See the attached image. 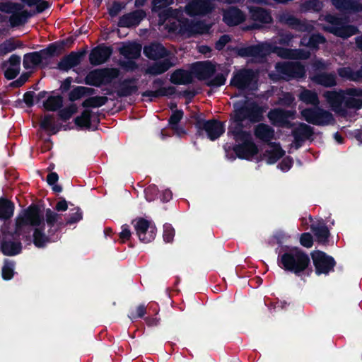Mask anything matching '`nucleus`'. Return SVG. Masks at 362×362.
Instances as JSON below:
<instances>
[{"label": "nucleus", "instance_id": "nucleus-1", "mask_svg": "<svg viewBox=\"0 0 362 362\" xmlns=\"http://www.w3.org/2000/svg\"><path fill=\"white\" fill-rule=\"evenodd\" d=\"M234 108L229 132L233 134L238 142H241L235 148V152L241 158L251 159L257 153V148L252 142L250 135L242 130L241 122L245 119H249L250 122L258 120L261 110L252 98L247 96L235 101Z\"/></svg>", "mask_w": 362, "mask_h": 362}, {"label": "nucleus", "instance_id": "nucleus-2", "mask_svg": "<svg viewBox=\"0 0 362 362\" xmlns=\"http://www.w3.org/2000/svg\"><path fill=\"white\" fill-rule=\"evenodd\" d=\"M33 228V241L37 247H42L49 240L42 232L45 227L43 216L40 209L30 206L23 211L16 218L15 233L17 235H26Z\"/></svg>", "mask_w": 362, "mask_h": 362}, {"label": "nucleus", "instance_id": "nucleus-3", "mask_svg": "<svg viewBox=\"0 0 362 362\" xmlns=\"http://www.w3.org/2000/svg\"><path fill=\"white\" fill-rule=\"evenodd\" d=\"M323 95L332 110L341 115H344L347 108L359 109L362 106L361 90L327 91Z\"/></svg>", "mask_w": 362, "mask_h": 362}, {"label": "nucleus", "instance_id": "nucleus-4", "mask_svg": "<svg viewBox=\"0 0 362 362\" xmlns=\"http://www.w3.org/2000/svg\"><path fill=\"white\" fill-rule=\"evenodd\" d=\"M215 71V66L209 62H197L192 67V73L201 80H206L209 86H220L224 84L226 78L223 75H218L211 78Z\"/></svg>", "mask_w": 362, "mask_h": 362}, {"label": "nucleus", "instance_id": "nucleus-5", "mask_svg": "<svg viewBox=\"0 0 362 362\" xmlns=\"http://www.w3.org/2000/svg\"><path fill=\"white\" fill-rule=\"evenodd\" d=\"M281 263L285 269L297 274L307 268L310 259L306 254L296 250L282 255Z\"/></svg>", "mask_w": 362, "mask_h": 362}, {"label": "nucleus", "instance_id": "nucleus-6", "mask_svg": "<svg viewBox=\"0 0 362 362\" xmlns=\"http://www.w3.org/2000/svg\"><path fill=\"white\" fill-rule=\"evenodd\" d=\"M172 26L170 30L177 32L185 37H190L195 34H202L209 29V26L202 23L192 24L188 20L172 18L170 19Z\"/></svg>", "mask_w": 362, "mask_h": 362}, {"label": "nucleus", "instance_id": "nucleus-7", "mask_svg": "<svg viewBox=\"0 0 362 362\" xmlns=\"http://www.w3.org/2000/svg\"><path fill=\"white\" fill-rule=\"evenodd\" d=\"M301 115L308 122L317 125H328L334 122L332 115L320 108L305 109Z\"/></svg>", "mask_w": 362, "mask_h": 362}, {"label": "nucleus", "instance_id": "nucleus-8", "mask_svg": "<svg viewBox=\"0 0 362 362\" xmlns=\"http://www.w3.org/2000/svg\"><path fill=\"white\" fill-rule=\"evenodd\" d=\"M134 227L139 240L144 243H149L154 240L156 235V228L150 221L138 218L134 221Z\"/></svg>", "mask_w": 362, "mask_h": 362}, {"label": "nucleus", "instance_id": "nucleus-9", "mask_svg": "<svg viewBox=\"0 0 362 362\" xmlns=\"http://www.w3.org/2000/svg\"><path fill=\"white\" fill-rule=\"evenodd\" d=\"M0 11L12 13L10 22L13 26H17L25 23L31 16V13L23 11L21 5L11 3L1 4Z\"/></svg>", "mask_w": 362, "mask_h": 362}, {"label": "nucleus", "instance_id": "nucleus-10", "mask_svg": "<svg viewBox=\"0 0 362 362\" xmlns=\"http://www.w3.org/2000/svg\"><path fill=\"white\" fill-rule=\"evenodd\" d=\"M276 71L283 78H300L304 76V68L297 62H288L276 64Z\"/></svg>", "mask_w": 362, "mask_h": 362}, {"label": "nucleus", "instance_id": "nucleus-11", "mask_svg": "<svg viewBox=\"0 0 362 362\" xmlns=\"http://www.w3.org/2000/svg\"><path fill=\"white\" fill-rule=\"evenodd\" d=\"M313 260L316 267V272L320 274L328 273L334 267V259L320 251H315L312 254Z\"/></svg>", "mask_w": 362, "mask_h": 362}, {"label": "nucleus", "instance_id": "nucleus-12", "mask_svg": "<svg viewBox=\"0 0 362 362\" xmlns=\"http://www.w3.org/2000/svg\"><path fill=\"white\" fill-rule=\"evenodd\" d=\"M255 74L253 71L245 70L235 74L231 81V84L239 89H245L247 87H252L255 83Z\"/></svg>", "mask_w": 362, "mask_h": 362}, {"label": "nucleus", "instance_id": "nucleus-13", "mask_svg": "<svg viewBox=\"0 0 362 362\" xmlns=\"http://www.w3.org/2000/svg\"><path fill=\"white\" fill-rule=\"evenodd\" d=\"M294 112L284 111L280 109L274 110L269 112L268 117L269 120L277 126L285 125L289 119H293Z\"/></svg>", "mask_w": 362, "mask_h": 362}, {"label": "nucleus", "instance_id": "nucleus-14", "mask_svg": "<svg viewBox=\"0 0 362 362\" xmlns=\"http://www.w3.org/2000/svg\"><path fill=\"white\" fill-rule=\"evenodd\" d=\"M112 50L107 47H98L92 50L90 54V62L93 65H99L104 63L111 55Z\"/></svg>", "mask_w": 362, "mask_h": 362}, {"label": "nucleus", "instance_id": "nucleus-15", "mask_svg": "<svg viewBox=\"0 0 362 362\" xmlns=\"http://www.w3.org/2000/svg\"><path fill=\"white\" fill-rule=\"evenodd\" d=\"M203 128L206 132L209 138L214 140L219 137L224 132L223 124L216 121H208L203 124Z\"/></svg>", "mask_w": 362, "mask_h": 362}, {"label": "nucleus", "instance_id": "nucleus-16", "mask_svg": "<svg viewBox=\"0 0 362 362\" xmlns=\"http://www.w3.org/2000/svg\"><path fill=\"white\" fill-rule=\"evenodd\" d=\"M245 19L243 13L235 8H231L224 13L223 21L228 25H236Z\"/></svg>", "mask_w": 362, "mask_h": 362}, {"label": "nucleus", "instance_id": "nucleus-17", "mask_svg": "<svg viewBox=\"0 0 362 362\" xmlns=\"http://www.w3.org/2000/svg\"><path fill=\"white\" fill-rule=\"evenodd\" d=\"M284 151L277 144L269 145L264 155V158L269 164L275 163L278 159L282 157Z\"/></svg>", "mask_w": 362, "mask_h": 362}, {"label": "nucleus", "instance_id": "nucleus-18", "mask_svg": "<svg viewBox=\"0 0 362 362\" xmlns=\"http://www.w3.org/2000/svg\"><path fill=\"white\" fill-rule=\"evenodd\" d=\"M145 14L142 11H138L134 13H129L123 16L120 21L119 24L122 26L130 27L134 26L140 22L144 18Z\"/></svg>", "mask_w": 362, "mask_h": 362}, {"label": "nucleus", "instance_id": "nucleus-19", "mask_svg": "<svg viewBox=\"0 0 362 362\" xmlns=\"http://www.w3.org/2000/svg\"><path fill=\"white\" fill-rule=\"evenodd\" d=\"M144 54L150 59H156L165 55V48L160 44H152L144 47Z\"/></svg>", "mask_w": 362, "mask_h": 362}, {"label": "nucleus", "instance_id": "nucleus-20", "mask_svg": "<svg viewBox=\"0 0 362 362\" xmlns=\"http://www.w3.org/2000/svg\"><path fill=\"white\" fill-rule=\"evenodd\" d=\"M141 46L137 43H128L120 48V52L127 58L135 59L139 57Z\"/></svg>", "mask_w": 362, "mask_h": 362}, {"label": "nucleus", "instance_id": "nucleus-21", "mask_svg": "<svg viewBox=\"0 0 362 362\" xmlns=\"http://www.w3.org/2000/svg\"><path fill=\"white\" fill-rule=\"evenodd\" d=\"M192 74L189 71L179 69L172 74L170 80L173 83L187 84L192 82Z\"/></svg>", "mask_w": 362, "mask_h": 362}, {"label": "nucleus", "instance_id": "nucleus-22", "mask_svg": "<svg viewBox=\"0 0 362 362\" xmlns=\"http://www.w3.org/2000/svg\"><path fill=\"white\" fill-rule=\"evenodd\" d=\"M255 136L261 140L269 141L274 138V130L266 124H259L255 132Z\"/></svg>", "mask_w": 362, "mask_h": 362}, {"label": "nucleus", "instance_id": "nucleus-23", "mask_svg": "<svg viewBox=\"0 0 362 362\" xmlns=\"http://www.w3.org/2000/svg\"><path fill=\"white\" fill-rule=\"evenodd\" d=\"M20 61V57L16 55H12L10 57L9 63L11 64V66L5 71V76L8 79L14 78L19 73Z\"/></svg>", "mask_w": 362, "mask_h": 362}, {"label": "nucleus", "instance_id": "nucleus-24", "mask_svg": "<svg viewBox=\"0 0 362 362\" xmlns=\"http://www.w3.org/2000/svg\"><path fill=\"white\" fill-rule=\"evenodd\" d=\"M332 3L339 9H350L354 11L362 10V4L352 0H332Z\"/></svg>", "mask_w": 362, "mask_h": 362}, {"label": "nucleus", "instance_id": "nucleus-25", "mask_svg": "<svg viewBox=\"0 0 362 362\" xmlns=\"http://www.w3.org/2000/svg\"><path fill=\"white\" fill-rule=\"evenodd\" d=\"M63 103L62 98L60 95H50L43 102V107L49 111H55L62 107Z\"/></svg>", "mask_w": 362, "mask_h": 362}, {"label": "nucleus", "instance_id": "nucleus-26", "mask_svg": "<svg viewBox=\"0 0 362 362\" xmlns=\"http://www.w3.org/2000/svg\"><path fill=\"white\" fill-rule=\"evenodd\" d=\"M14 206L13 204L4 199H0V218L7 219L11 217L13 214Z\"/></svg>", "mask_w": 362, "mask_h": 362}, {"label": "nucleus", "instance_id": "nucleus-27", "mask_svg": "<svg viewBox=\"0 0 362 362\" xmlns=\"http://www.w3.org/2000/svg\"><path fill=\"white\" fill-rule=\"evenodd\" d=\"M105 74L102 70H95L90 72L86 77V83L93 86H100L104 79Z\"/></svg>", "mask_w": 362, "mask_h": 362}, {"label": "nucleus", "instance_id": "nucleus-28", "mask_svg": "<svg viewBox=\"0 0 362 362\" xmlns=\"http://www.w3.org/2000/svg\"><path fill=\"white\" fill-rule=\"evenodd\" d=\"M41 62V55L37 52H33L25 55L23 65L26 69H30L39 64Z\"/></svg>", "mask_w": 362, "mask_h": 362}, {"label": "nucleus", "instance_id": "nucleus-29", "mask_svg": "<svg viewBox=\"0 0 362 362\" xmlns=\"http://www.w3.org/2000/svg\"><path fill=\"white\" fill-rule=\"evenodd\" d=\"M21 250V243H13L5 242L2 244L1 250L6 255H14L18 254Z\"/></svg>", "mask_w": 362, "mask_h": 362}, {"label": "nucleus", "instance_id": "nucleus-30", "mask_svg": "<svg viewBox=\"0 0 362 362\" xmlns=\"http://www.w3.org/2000/svg\"><path fill=\"white\" fill-rule=\"evenodd\" d=\"M314 81L325 86H333L336 85V78L332 74H320L314 77Z\"/></svg>", "mask_w": 362, "mask_h": 362}, {"label": "nucleus", "instance_id": "nucleus-31", "mask_svg": "<svg viewBox=\"0 0 362 362\" xmlns=\"http://www.w3.org/2000/svg\"><path fill=\"white\" fill-rule=\"evenodd\" d=\"M300 100L306 104L317 105L319 100L315 93L310 90H304L299 95Z\"/></svg>", "mask_w": 362, "mask_h": 362}, {"label": "nucleus", "instance_id": "nucleus-32", "mask_svg": "<svg viewBox=\"0 0 362 362\" xmlns=\"http://www.w3.org/2000/svg\"><path fill=\"white\" fill-rule=\"evenodd\" d=\"M171 66L172 64L166 61L158 62L150 66L147 69V72L153 75L160 74L167 71Z\"/></svg>", "mask_w": 362, "mask_h": 362}, {"label": "nucleus", "instance_id": "nucleus-33", "mask_svg": "<svg viewBox=\"0 0 362 362\" xmlns=\"http://www.w3.org/2000/svg\"><path fill=\"white\" fill-rule=\"evenodd\" d=\"M252 18L255 21H259L262 23H269L272 21L271 16L264 10L256 8L251 11Z\"/></svg>", "mask_w": 362, "mask_h": 362}, {"label": "nucleus", "instance_id": "nucleus-34", "mask_svg": "<svg viewBox=\"0 0 362 362\" xmlns=\"http://www.w3.org/2000/svg\"><path fill=\"white\" fill-rule=\"evenodd\" d=\"M80 56L78 54H72L65 58L60 64L59 66L62 69H69L79 63Z\"/></svg>", "mask_w": 362, "mask_h": 362}, {"label": "nucleus", "instance_id": "nucleus-35", "mask_svg": "<svg viewBox=\"0 0 362 362\" xmlns=\"http://www.w3.org/2000/svg\"><path fill=\"white\" fill-rule=\"evenodd\" d=\"M312 134L311 129L305 124H300L294 132V136L296 139H304L308 138Z\"/></svg>", "mask_w": 362, "mask_h": 362}, {"label": "nucleus", "instance_id": "nucleus-36", "mask_svg": "<svg viewBox=\"0 0 362 362\" xmlns=\"http://www.w3.org/2000/svg\"><path fill=\"white\" fill-rule=\"evenodd\" d=\"M332 33H334L336 35L341 37H348L356 33V29L352 26H346L340 28H334L330 30Z\"/></svg>", "mask_w": 362, "mask_h": 362}, {"label": "nucleus", "instance_id": "nucleus-37", "mask_svg": "<svg viewBox=\"0 0 362 362\" xmlns=\"http://www.w3.org/2000/svg\"><path fill=\"white\" fill-rule=\"evenodd\" d=\"M106 102L107 98L105 97H93L86 100L83 103V106L86 107H97L103 105L104 104H105Z\"/></svg>", "mask_w": 362, "mask_h": 362}, {"label": "nucleus", "instance_id": "nucleus-38", "mask_svg": "<svg viewBox=\"0 0 362 362\" xmlns=\"http://www.w3.org/2000/svg\"><path fill=\"white\" fill-rule=\"evenodd\" d=\"M23 1L30 7L35 6L36 12H42L49 6L48 3L44 0H23Z\"/></svg>", "mask_w": 362, "mask_h": 362}, {"label": "nucleus", "instance_id": "nucleus-39", "mask_svg": "<svg viewBox=\"0 0 362 362\" xmlns=\"http://www.w3.org/2000/svg\"><path fill=\"white\" fill-rule=\"evenodd\" d=\"M40 126L42 129L54 133L55 128L54 126V117L50 115H46L42 117L40 121Z\"/></svg>", "mask_w": 362, "mask_h": 362}, {"label": "nucleus", "instance_id": "nucleus-40", "mask_svg": "<svg viewBox=\"0 0 362 362\" xmlns=\"http://www.w3.org/2000/svg\"><path fill=\"white\" fill-rule=\"evenodd\" d=\"M278 54L282 57H295L300 59H305L308 57V54L305 52L293 50V51H279Z\"/></svg>", "mask_w": 362, "mask_h": 362}, {"label": "nucleus", "instance_id": "nucleus-41", "mask_svg": "<svg viewBox=\"0 0 362 362\" xmlns=\"http://www.w3.org/2000/svg\"><path fill=\"white\" fill-rule=\"evenodd\" d=\"M90 112L89 110H85L83 112L81 116L77 117L75 119V123L76 125L81 127H90Z\"/></svg>", "mask_w": 362, "mask_h": 362}, {"label": "nucleus", "instance_id": "nucleus-42", "mask_svg": "<svg viewBox=\"0 0 362 362\" xmlns=\"http://www.w3.org/2000/svg\"><path fill=\"white\" fill-rule=\"evenodd\" d=\"M90 89L86 87H77L69 93V99L72 101L78 100L89 93Z\"/></svg>", "mask_w": 362, "mask_h": 362}, {"label": "nucleus", "instance_id": "nucleus-43", "mask_svg": "<svg viewBox=\"0 0 362 362\" xmlns=\"http://www.w3.org/2000/svg\"><path fill=\"white\" fill-rule=\"evenodd\" d=\"M18 47V43L13 40H8L0 45V54H6L12 52Z\"/></svg>", "mask_w": 362, "mask_h": 362}, {"label": "nucleus", "instance_id": "nucleus-44", "mask_svg": "<svg viewBox=\"0 0 362 362\" xmlns=\"http://www.w3.org/2000/svg\"><path fill=\"white\" fill-rule=\"evenodd\" d=\"M314 233L317 240L321 243H325L329 236V230L325 226L315 228Z\"/></svg>", "mask_w": 362, "mask_h": 362}, {"label": "nucleus", "instance_id": "nucleus-45", "mask_svg": "<svg viewBox=\"0 0 362 362\" xmlns=\"http://www.w3.org/2000/svg\"><path fill=\"white\" fill-rule=\"evenodd\" d=\"M325 39L320 35H314L308 40L305 37L303 39L302 44L310 47H315L317 44L324 42Z\"/></svg>", "mask_w": 362, "mask_h": 362}, {"label": "nucleus", "instance_id": "nucleus-46", "mask_svg": "<svg viewBox=\"0 0 362 362\" xmlns=\"http://www.w3.org/2000/svg\"><path fill=\"white\" fill-rule=\"evenodd\" d=\"M183 113L182 111H175L173 113L170 118L169 124L172 127V129L177 131V124L182 119Z\"/></svg>", "mask_w": 362, "mask_h": 362}, {"label": "nucleus", "instance_id": "nucleus-47", "mask_svg": "<svg viewBox=\"0 0 362 362\" xmlns=\"http://www.w3.org/2000/svg\"><path fill=\"white\" fill-rule=\"evenodd\" d=\"M45 216L46 222L49 226H53L55 223L57 222L59 218V215L57 213L54 212L49 209L46 210Z\"/></svg>", "mask_w": 362, "mask_h": 362}, {"label": "nucleus", "instance_id": "nucleus-48", "mask_svg": "<svg viewBox=\"0 0 362 362\" xmlns=\"http://www.w3.org/2000/svg\"><path fill=\"white\" fill-rule=\"evenodd\" d=\"M77 107L76 105H71L69 107L64 108L60 112V116L64 119H68L73 114L76 112Z\"/></svg>", "mask_w": 362, "mask_h": 362}, {"label": "nucleus", "instance_id": "nucleus-49", "mask_svg": "<svg viewBox=\"0 0 362 362\" xmlns=\"http://www.w3.org/2000/svg\"><path fill=\"white\" fill-rule=\"evenodd\" d=\"M174 234V230L170 225L166 224L164 226L163 238L165 242H171L173 239Z\"/></svg>", "mask_w": 362, "mask_h": 362}, {"label": "nucleus", "instance_id": "nucleus-50", "mask_svg": "<svg viewBox=\"0 0 362 362\" xmlns=\"http://www.w3.org/2000/svg\"><path fill=\"white\" fill-rule=\"evenodd\" d=\"M13 265L11 263H6L2 269V276L4 279H11L13 276Z\"/></svg>", "mask_w": 362, "mask_h": 362}, {"label": "nucleus", "instance_id": "nucleus-51", "mask_svg": "<svg viewBox=\"0 0 362 362\" xmlns=\"http://www.w3.org/2000/svg\"><path fill=\"white\" fill-rule=\"evenodd\" d=\"M300 243L304 247H310L313 245V238L310 234H303L300 237Z\"/></svg>", "mask_w": 362, "mask_h": 362}, {"label": "nucleus", "instance_id": "nucleus-52", "mask_svg": "<svg viewBox=\"0 0 362 362\" xmlns=\"http://www.w3.org/2000/svg\"><path fill=\"white\" fill-rule=\"evenodd\" d=\"M173 3V0H153V8L160 9Z\"/></svg>", "mask_w": 362, "mask_h": 362}, {"label": "nucleus", "instance_id": "nucleus-53", "mask_svg": "<svg viewBox=\"0 0 362 362\" xmlns=\"http://www.w3.org/2000/svg\"><path fill=\"white\" fill-rule=\"evenodd\" d=\"M131 231L127 226H123L122 228V231L119 233V238L122 241L127 240L131 237Z\"/></svg>", "mask_w": 362, "mask_h": 362}, {"label": "nucleus", "instance_id": "nucleus-54", "mask_svg": "<svg viewBox=\"0 0 362 362\" xmlns=\"http://www.w3.org/2000/svg\"><path fill=\"white\" fill-rule=\"evenodd\" d=\"M82 218L81 212L79 209H75L74 211L71 214V217L68 220V223H73L80 221Z\"/></svg>", "mask_w": 362, "mask_h": 362}, {"label": "nucleus", "instance_id": "nucleus-55", "mask_svg": "<svg viewBox=\"0 0 362 362\" xmlns=\"http://www.w3.org/2000/svg\"><path fill=\"white\" fill-rule=\"evenodd\" d=\"M145 314V308L142 305H140L136 308V310L131 313L130 317L131 318H136V317H141L144 316Z\"/></svg>", "mask_w": 362, "mask_h": 362}, {"label": "nucleus", "instance_id": "nucleus-56", "mask_svg": "<svg viewBox=\"0 0 362 362\" xmlns=\"http://www.w3.org/2000/svg\"><path fill=\"white\" fill-rule=\"evenodd\" d=\"M292 165V160L291 159L287 158L284 159L281 163L279 165V168L282 171H287L288 170Z\"/></svg>", "mask_w": 362, "mask_h": 362}, {"label": "nucleus", "instance_id": "nucleus-57", "mask_svg": "<svg viewBox=\"0 0 362 362\" xmlns=\"http://www.w3.org/2000/svg\"><path fill=\"white\" fill-rule=\"evenodd\" d=\"M230 41V37L228 35H223L220 37L218 41L216 44V47L218 49H221L228 42Z\"/></svg>", "mask_w": 362, "mask_h": 362}, {"label": "nucleus", "instance_id": "nucleus-58", "mask_svg": "<svg viewBox=\"0 0 362 362\" xmlns=\"http://www.w3.org/2000/svg\"><path fill=\"white\" fill-rule=\"evenodd\" d=\"M122 6L119 3H114L112 6L109 8V13L112 16H117L121 11Z\"/></svg>", "mask_w": 362, "mask_h": 362}, {"label": "nucleus", "instance_id": "nucleus-59", "mask_svg": "<svg viewBox=\"0 0 362 362\" xmlns=\"http://www.w3.org/2000/svg\"><path fill=\"white\" fill-rule=\"evenodd\" d=\"M55 208L58 211H64L68 209L67 202L65 200L60 201L57 204Z\"/></svg>", "mask_w": 362, "mask_h": 362}, {"label": "nucleus", "instance_id": "nucleus-60", "mask_svg": "<svg viewBox=\"0 0 362 362\" xmlns=\"http://www.w3.org/2000/svg\"><path fill=\"white\" fill-rule=\"evenodd\" d=\"M339 74L341 77L351 78V71L349 68H342L339 70Z\"/></svg>", "mask_w": 362, "mask_h": 362}, {"label": "nucleus", "instance_id": "nucleus-61", "mask_svg": "<svg viewBox=\"0 0 362 362\" xmlns=\"http://www.w3.org/2000/svg\"><path fill=\"white\" fill-rule=\"evenodd\" d=\"M58 180V175L55 173H52L47 175V181L49 185H54Z\"/></svg>", "mask_w": 362, "mask_h": 362}, {"label": "nucleus", "instance_id": "nucleus-62", "mask_svg": "<svg viewBox=\"0 0 362 362\" xmlns=\"http://www.w3.org/2000/svg\"><path fill=\"white\" fill-rule=\"evenodd\" d=\"M71 83V78H66L62 84L61 88H62L64 90H68L70 87Z\"/></svg>", "mask_w": 362, "mask_h": 362}, {"label": "nucleus", "instance_id": "nucleus-63", "mask_svg": "<svg viewBox=\"0 0 362 362\" xmlns=\"http://www.w3.org/2000/svg\"><path fill=\"white\" fill-rule=\"evenodd\" d=\"M310 4H312L310 7H312L315 10H319L322 7V4L319 1H313Z\"/></svg>", "mask_w": 362, "mask_h": 362}, {"label": "nucleus", "instance_id": "nucleus-64", "mask_svg": "<svg viewBox=\"0 0 362 362\" xmlns=\"http://www.w3.org/2000/svg\"><path fill=\"white\" fill-rule=\"evenodd\" d=\"M199 52L206 54L210 52V48L207 46H200L199 47Z\"/></svg>", "mask_w": 362, "mask_h": 362}]
</instances>
